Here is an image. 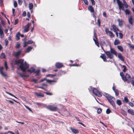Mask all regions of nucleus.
Wrapping results in <instances>:
<instances>
[{
    "instance_id": "obj_1",
    "label": "nucleus",
    "mask_w": 134,
    "mask_h": 134,
    "mask_svg": "<svg viewBox=\"0 0 134 134\" xmlns=\"http://www.w3.org/2000/svg\"><path fill=\"white\" fill-rule=\"evenodd\" d=\"M14 64L19 65V68L23 72H25L26 69L29 66L27 63L25 62H24V60L22 59L15 60Z\"/></svg>"
},
{
    "instance_id": "obj_2",
    "label": "nucleus",
    "mask_w": 134,
    "mask_h": 134,
    "mask_svg": "<svg viewBox=\"0 0 134 134\" xmlns=\"http://www.w3.org/2000/svg\"><path fill=\"white\" fill-rule=\"evenodd\" d=\"M112 27L113 29H110L111 30H113L114 32L115 33V34H122L121 33V31L118 29L117 26L113 24Z\"/></svg>"
},
{
    "instance_id": "obj_3",
    "label": "nucleus",
    "mask_w": 134,
    "mask_h": 134,
    "mask_svg": "<svg viewBox=\"0 0 134 134\" xmlns=\"http://www.w3.org/2000/svg\"><path fill=\"white\" fill-rule=\"evenodd\" d=\"M93 93L96 95L100 97L102 96V94L98 91L96 88H93L92 89Z\"/></svg>"
},
{
    "instance_id": "obj_4",
    "label": "nucleus",
    "mask_w": 134,
    "mask_h": 134,
    "mask_svg": "<svg viewBox=\"0 0 134 134\" xmlns=\"http://www.w3.org/2000/svg\"><path fill=\"white\" fill-rule=\"evenodd\" d=\"M117 3L119 6V9L120 10H124V4L120 0H116Z\"/></svg>"
},
{
    "instance_id": "obj_5",
    "label": "nucleus",
    "mask_w": 134,
    "mask_h": 134,
    "mask_svg": "<svg viewBox=\"0 0 134 134\" xmlns=\"http://www.w3.org/2000/svg\"><path fill=\"white\" fill-rule=\"evenodd\" d=\"M104 94L108 101H110V99H111V98H113V100L115 99V98L114 97L107 93H104Z\"/></svg>"
},
{
    "instance_id": "obj_6",
    "label": "nucleus",
    "mask_w": 134,
    "mask_h": 134,
    "mask_svg": "<svg viewBox=\"0 0 134 134\" xmlns=\"http://www.w3.org/2000/svg\"><path fill=\"white\" fill-rule=\"evenodd\" d=\"M104 52L108 58L111 59L113 58V54L110 51H104Z\"/></svg>"
},
{
    "instance_id": "obj_7",
    "label": "nucleus",
    "mask_w": 134,
    "mask_h": 134,
    "mask_svg": "<svg viewBox=\"0 0 134 134\" xmlns=\"http://www.w3.org/2000/svg\"><path fill=\"white\" fill-rule=\"evenodd\" d=\"M4 68L3 67H0V74L3 77H6L7 75L3 71Z\"/></svg>"
},
{
    "instance_id": "obj_8",
    "label": "nucleus",
    "mask_w": 134,
    "mask_h": 134,
    "mask_svg": "<svg viewBox=\"0 0 134 134\" xmlns=\"http://www.w3.org/2000/svg\"><path fill=\"white\" fill-rule=\"evenodd\" d=\"M33 41L31 40H29L27 42H26L25 41H24V42L23 47H25L27 44H31L33 43Z\"/></svg>"
},
{
    "instance_id": "obj_9",
    "label": "nucleus",
    "mask_w": 134,
    "mask_h": 134,
    "mask_svg": "<svg viewBox=\"0 0 134 134\" xmlns=\"http://www.w3.org/2000/svg\"><path fill=\"white\" fill-rule=\"evenodd\" d=\"M131 77L130 75L128 74H126L124 78H123V80L124 81H127L128 80H130Z\"/></svg>"
},
{
    "instance_id": "obj_10",
    "label": "nucleus",
    "mask_w": 134,
    "mask_h": 134,
    "mask_svg": "<svg viewBox=\"0 0 134 134\" xmlns=\"http://www.w3.org/2000/svg\"><path fill=\"white\" fill-rule=\"evenodd\" d=\"M44 80H46V82H48L49 83H51L52 82H56V81H55L54 80H48L47 79H46L45 78H44L43 79H42L41 80L40 82H42L43 81H44Z\"/></svg>"
},
{
    "instance_id": "obj_11",
    "label": "nucleus",
    "mask_w": 134,
    "mask_h": 134,
    "mask_svg": "<svg viewBox=\"0 0 134 134\" xmlns=\"http://www.w3.org/2000/svg\"><path fill=\"white\" fill-rule=\"evenodd\" d=\"M21 52V50L18 51L17 52H14L13 53L14 55L16 57H18L19 56Z\"/></svg>"
},
{
    "instance_id": "obj_12",
    "label": "nucleus",
    "mask_w": 134,
    "mask_h": 134,
    "mask_svg": "<svg viewBox=\"0 0 134 134\" xmlns=\"http://www.w3.org/2000/svg\"><path fill=\"white\" fill-rule=\"evenodd\" d=\"M55 66L57 68H61L63 67V65L62 63L58 62L56 63Z\"/></svg>"
},
{
    "instance_id": "obj_13",
    "label": "nucleus",
    "mask_w": 134,
    "mask_h": 134,
    "mask_svg": "<svg viewBox=\"0 0 134 134\" xmlns=\"http://www.w3.org/2000/svg\"><path fill=\"white\" fill-rule=\"evenodd\" d=\"M113 54L115 55L116 56H117V53L115 50L111 47H110V51H109Z\"/></svg>"
},
{
    "instance_id": "obj_14",
    "label": "nucleus",
    "mask_w": 134,
    "mask_h": 134,
    "mask_svg": "<svg viewBox=\"0 0 134 134\" xmlns=\"http://www.w3.org/2000/svg\"><path fill=\"white\" fill-rule=\"evenodd\" d=\"M47 108L49 110L52 111H55L56 110L57 108L52 106H49L47 107Z\"/></svg>"
},
{
    "instance_id": "obj_15",
    "label": "nucleus",
    "mask_w": 134,
    "mask_h": 134,
    "mask_svg": "<svg viewBox=\"0 0 134 134\" xmlns=\"http://www.w3.org/2000/svg\"><path fill=\"white\" fill-rule=\"evenodd\" d=\"M118 58L122 62H124V60L123 57L120 53H119L118 54Z\"/></svg>"
},
{
    "instance_id": "obj_16",
    "label": "nucleus",
    "mask_w": 134,
    "mask_h": 134,
    "mask_svg": "<svg viewBox=\"0 0 134 134\" xmlns=\"http://www.w3.org/2000/svg\"><path fill=\"white\" fill-rule=\"evenodd\" d=\"M88 10L90 11L91 13L94 12V9L93 7L91 5L89 6L88 7Z\"/></svg>"
},
{
    "instance_id": "obj_17",
    "label": "nucleus",
    "mask_w": 134,
    "mask_h": 134,
    "mask_svg": "<svg viewBox=\"0 0 134 134\" xmlns=\"http://www.w3.org/2000/svg\"><path fill=\"white\" fill-rule=\"evenodd\" d=\"M93 40L95 42L96 44L98 47H99V43L98 41L97 40V38L96 37V35L94 34V37L93 38Z\"/></svg>"
},
{
    "instance_id": "obj_18",
    "label": "nucleus",
    "mask_w": 134,
    "mask_h": 134,
    "mask_svg": "<svg viewBox=\"0 0 134 134\" xmlns=\"http://www.w3.org/2000/svg\"><path fill=\"white\" fill-rule=\"evenodd\" d=\"M128 21L129 23L132 25H133V19H132V15H131L130 16L129 18L128 19Z\"/></svg>"
},
{
    "instance_id": "obj_19",
    "label": "nucleus",
    "mask_w": 134,
    "mask_h": 134,
    "mask_svg": "<svg viewBox=\"0 0 134 134\" xmlns=\"http://www.w3.org/2000/svg\"><path fill=\"white\" fill-rule=\"evenodd\" d=\"M100 57L103 59L104 61L105 62H107V60L106 58V57L105 55L104 54H102V55L100 56Z\"/></svg>"
},
{
    "instance_id": "obj_20",
    "label": "nucleus",
    "mask_w": 134,
    "mask_h": 134,
    "mask_svg": "<svg viewBox=\"0 0 134 134\" xmlns=\"http://www.w3.org/2000/svg\"><path fill=\"white\" fill-rule=\"evenodd\" d=\"M118 25L119 26L121 27L123 25V21L122 20H120V19H118Z\"/></svg>"
},
{
    "instance_id": "obj_21",
    "label": "nucleus",
    "mask_w": 134,
    "mask_h": 134,
    "mask_svg": "<svg viewBox=\"0 0 134 134\" xmlns=\"http://www.w3.org/2000/svg\"><path fill=\"white\" fill-rule=\"evenodd\" d=\"M70 129L74 133H76L79 132V131L76 129H73L72 128H70Z\"/></svg>"
},
{
    "instance_id": "obj_22",
    "label": "nucleus",
    "mask_w": 134,
    "mask_h": 134,
    "mask_svg": "<svg viewBox=\"0 0 134 134\" xmlns=\"http://www.w3.org/2000/svg\"><path fill=\"white\" fill-rule=\"evenodd\" d=\"M36 95L38 97H43L44 96V95L42 93H35Z\"/></svg>"
},
{
    "instance_id": "obj_23",
    "label": "nucleus",
    "mask_w": 134,
    "mask_h": 134,
    "mask_svg": "<svg viewBox=\"0 0 134 134\" xmlns=\"http://www.w3.org/2000/svg\"><path fill=\"white\" fill-rule=\"evenodd\" d=\"M27 71L29 72L30 73H32V72H35V69L34 68H31L29 69H28L27 70Z\"/></svg>"
},
{
    "instance_id": "obj_24",
    "label": "nucleus",
    "mask_w": 134,
    "mask_h": 134,
    "mask_svg": "<svg viewBox=\"0 0 134 134\" xmlns=\"http://www.w3.org/2000/svg\"><path fill=\"white\" fill-rule=\"evenodd\" d=\"M105 32L106 34H113L111 31L109 30V29L108 28L106 27L105 29Z\"/></svg>"
},
{
    "instance_id": "obj_25",
    "label": "nucleus",
    "mask_w": 134,
    "mask_h": 134,
    "mask_svg": "<svg viewBox=\"0 0 134 134\" xmlns=\"http://www.w3.org/2000/svg\"><path fill=\"white\" fill-rule=\"evenodd\" d=\"M29 10H31L33 9V5L32 3H30L29 4Z\"/></svg>"
},
{
    "instance_id": "obj_26",
    "label": "nucleus",
    "mask_w": 134,
    "mask_h": 134,
    "mask_svg": "<svg viewBox=\"0 0 134 134\" xmlns=\"http://www.w3.org/2000/svg\"><path fill=\"white\" fill-rule=\"evenodd\" d=\"M125 12L126 15H129L131 13V11L127 9H126Z\"/></svg>"
},
{
    "instance_id": "obj_27",
    "label": "nucleus",
    "mask_w": 134,
    "mask_h": 134,
    "mask_svg": "<svg viewBox=\"0 0 134 134\" xmlns=\"http://www.w3.org/2000/svg\"><path fill=\"white\" fill-rule=\"evenodd\" d=\"M120 43V42L119 40L117 39L115 40L114 42V44L115 45H117Z\"/></svg>"
},
{
    "instance_id": "obj_28",
    "label": "nucleus",
    "mask_w": 134,
    "mask_h": 134,
    "mask_svg": "<svg viewBox=\"0 0 134 134\" xmlns=\"http://www.w3.org/2000/svg\"><path fill=\"white\" fill-rule=\"evenodd\" d=\"M32 49V47L30 46L27 48L26 52L27 53L29 52Z\"/></svg>"
},
{
    "instance_id": "obj_29",
    "label": "nucleus",
    "mask_w": 134,
    "mask_h": 134,
    "mask_svg": "<svg viewBox=\"0 0 134 134\" xmlns=\"http://www.w3.org/2000/svg\"><path fill=\"white\" fill-rule=\"evenodd\" d=\"M108 101L110 104L113 107H115V104L113 100H112V101H110V100Z\"/></svg>"
},
{
    "instance_id": "obj_30",
    "label": "nucleus",
    "mask_w": 134,
    "mask_h": 134,
    "mask_svg": "<svg viewBox=\"0 0 134 134\" xmlns=\"http://www.w3.org/2000/svg\"><path fill=\"white\" fill-rule=\"evenodd\" d=\"M128 112L133 115H134V111L133 110L131 109H129L128 110Z\"/></svg>"
},
{
    "instance_id": "obj_31",
    "label": "nucleus",
    "mask_w": 134,
    "mask_h": 134,
    "mask_svg": "<svg viewBox=\"0 0 134 134\" xmlns=\"http://www.w3.org/2000/svg\"><path fill=\"white\" fill-rule=\"evenodd\" d=\"M118 49L121 52L123 51V49L122 47L121 46H117Z\"/></svg>"
},
{
    "instance_id": "obj_32",
    "label": "nucleus",
    "mask_w": 134,
    "mask_h": 134,
    "mask_svg": "<svg viewBox=\"0 0 134 134\" xmlns=\"http://www.w3.org/2000/svg\"><path fill=\"white\" fill-rule=\"evenodd\" d=\"M8 133H10L12 134H14V133L10 131H8L7 132H0V134H7Z\"/></svg>"
},
{
    "instance_id": "obj_33",
    "label": "nucleus",
    "mask_w": 134,
    "mask_h": 134,
    "mask_svg": "<svg viewBox=\"0 0 134 134\" xmlns=\"http://www.w3.org/2000/svg\"><path fill=\"white\" fill-rule=\"evenodd\" d=\"M116 103L119 105H121V101L119 99L117 100Z\"/></svg>"
},
{
    "instance_id": "obj_34",
    "label": "nucleus",
    "mask_w": 134,
    "mask_h": 134,
    "mask_svg": "<svg viewBox=\"0 0 134 134\" xmlns=\"http://www.w3.org/2000/svg\"><path fill=\"white\" fill-rule=\"evenodd\" d=\"M21 34H16V39L17 40H18L20 39L19 36Z\"/></svg>"
},
{
    "instance_id": "obj_35",
    "label": "nucleus",
    "mask_w": 134,
    "mask_h": 134,
    "mask_svg": "<svg viewBox=\"0 0 134 134\" xmlns=\"http://www.w3.org/2000/svg\"><path fill=\"white\" fill-rule=\"evenodd\" d=\"M18 74L20 76L22 77H26V75L21 73H19Z\"/></svg>"
},
{
    "instance_id": "obj_36",
    "label": "nucleus",
    "mask_w": 134,
    "mask_h": 134,
    "mask_svg": "<svg viewBox=\"0 0 134 134\" xmlns=\"http://www.w3.org/2000/svg\"><path fill=\"white\" fill-rule=\"evenodd\" d=\"M0 34H3V31L2 30V28L0 24Z\"/></svg>"
},
{
    "instance_id": "obj_37",
    "label": "nucleus",
    "mask_w": 134,
    "mask_h": 134,
    "mask_svg": "<svg viewBox=\"0 0 134 134\" xmlns=\"http://www.w3.org/2000/svg\"><path fill=\"white\" fill-rule=\"evenodd\" d=\"M124 101L126 103H127L129 100L127 97H125L124 98Z\"/></svg>"
},
{
    "instance_id": "obj_38",
    "label": "nucleus",
    "mask_w": 134,
    "mask_h": 134,
    "mask_svg": "<svg viewBox=\"0 0 134 134\" xmlns=\"http://www.w3.org/2000/svg\"><path fill=\"white\" fill-rule=\"evenodd\" d=\"M83 2L86 5H88V2L87 0H83Z\"/></svg>"
},
{
    "instance_id": "obj_39",
    "label": "nucleus",
    "mask_w": 134,
    "mask_h": 134,
    "mask_svg": "<svg viewBox=\"0 0 134 134\" xmlns=\"http://www.w3.org/2000/svg\"><path fill=\"white\" fill-rule=\"evenodd\" d=\"M1 57L2 58H5V54L4 53H2L1 54Z\"/></svg>"
},
{
    "instance_id": "obj_40",
    "label": "nucleus",
    "mask_w": 134,
    "mask_h": 134,
    "mask_svg": "<svg viewBox=\"0 0 134 134\" xmlns=\"http://www.w3.org/2000/svg\"><path fill=\"white\" fill-rule=\"evenodd\" d=\"M29 28L28 27L26 26L25 27V28L24 29V31L25 32H26L28 31H29Z\"/></svg>"
},
{
    "instance_id": "obj_41",
    "label": "nucleus",
    "mask_w": 134,
    "mask_h": 134,
    "mask_svg": "<svg viewBox=\"0 0 134 134\" xmlns=\"http://www.w3.org/2000/svg\"><path fill=\"white\" fill-rule=\"evenodd\" d=\"M114 92L115 93V95L117 96H118L119 94V92L118 90H115Z\"/></svg>"
},
{
    "instance_id": "obj_42",
    "label": "nucleus",
    "mask_w": 134,
    "mask_h": 134,
    "mask_svg": "<svg viewBox=\"0 0 134 134\" xmlns=\"http://www.w3.org/2000/svg\"><path fill=\"white\" fill-rule=\"evenodd\" d=\"M5 92L6 93H7L8 94H9L10 95H11L12 96H13L16 98H17L14 95H13L12 94L10 93H9L8 92Z\"/></svg>"
},
{
    "instance_id": "obj_43",
    "label": "nucleus",
    "mask_w": 134,
    "mask_h": 134,
    "mask_svg": "<svg viewBox=\"0 0 134 134\" xmlns=\"http://www.w3.org/2000/svg\"><path fill=\"white\" fill-rule=\"evenodd\" d=\"M120 75L122 79L123 80V78H124L125 76L124 75L123 72H120Z\"/></svg>"
},
{
    "instance_id": "obj_44",
    "label": "nucleus",
    "mask_w": 134,
    "mask_h": 134,
    "mask_svg": "<svg viewBox=\"0 0 134 134\" xmlns=\"http://www.w3.org/2000/svg\"><path fill=\"white\" fill-rule=\"evenodd\" d=\"M97 23H98V25L99 26V27H100V26L101 23H100V19H98L97 20Z\"/></svg>"
},
{
    "instance_id": "obj_45",
    "label": "nucleus",
    "mask_w": 134,
    "mask_h": 134,
    "mask_svg": "<svg viewBox=\"0 0 134 134\" xmlns=\"http://www.w3.org/2000/svg\"><path fill=\"white\" fill-rule=\"evenodd\" d=\"M102 112V110L101 109H98L97 110V112L99 114H100Z\"/></svg>"
},
{
    "instance_id": "obj_46",
    "label": "nucleus",
    "mask_w": 134,
    "mask_h": 134,
    "mask_svg": "<svg viewBox=\"0 0 134 134\" xmlns=\"http://www.w3.org/2000/svg\"><path fill=\"white\" fill-rule=\"evenodd\" d=\"M122 67L124 68V69L123 70V71L124 72H125L127 70L126 69V66L124 65H123L122 66Z\"/></svg>"
},
{
    "instance_id": "obj_47",
    "label": "nucleus",
    "mask_w": 134,
    "mask_h": 134,
    "mask_svg": "<svg viewBox=\"0 0 134 134\" xmlns=\"http://www.w3.org/2000/svg\"><path fill=\"white\" fill-rule=\"evenodd\" d=\"M4 65L5 68L6 70H7L8 69V67L7 65V63L6 62H5L4 63Z\"/></svg>"
},
{
    "instance_id": "obj_48",
    "label": "nucleus",
    "mask_w": 134,
    "mask_h": 134,
    "mask_svg": "<svg viewBox=\"0 0 134 134\" xmlns=\"http://www.w3.org/2000/svg\"><path fill=\"white\" fill-rule=\"evenodd\" d=\"M18 3L20 5H21L22 3V1L21 0H18Z\"/></svg>"
},
{
    "instance_id": "obj_49",
    "label": "nucleus",
    "mask_w": 134,
    "mask_h": 134,
    "mask_svg": "<svg viewBox=\"0 0 134 134\" xmlns=\"http://www.w3.org/2000/svg\"><path fill=\"white\" fill-rule=\"evenodd\" d=\"M110 110L109 109H107L106 111V113L107 114H109L110 113Z\"/></svg>"
},
{
    "instance_id": "obj_50",
    "label": "nucleus",
    "mask_w": 134,
    "mask_h": 134,
    "mask_svg": "<svg viewBox=\"0 0 134 134\" xmlns=\"http://www.w3.org/2000/svg\"><path fill=\"white\" fill-rule=\"evenodd\" d=\"M129 105H130L132 107H133L134 106L132 102H130L129 103Z\"/></svg>"
},
{
    "instance_id": "obj_51",
    "label": "nucleus",
    "mask_w": 134,
    "mask_h": 134,
    "mask_svg": "<svg viewBox=\"0 0 134 134\" xmlns=\"http://www.w3.org/2000/svg\"><path fill=\"white\" fill-rule=\"evenodd\" d=\"M14 6L15 7H16L17 6V3L16 1L14 2Z\"/></svg>"
},
{
    "instance_id": "obj_52",
    "label": "nucleus",
    "mask_w": 134,
    "mask_h": 134,
    "mask_svg": "<svg viewBox=\"0 0 134 134\" xmlns=\"http://www.w3.org/2000/svg\"><path fill=\"white\" fill-rule=\"evenodd\" d=\"M18 22V19H16L15 20L14 22V24L16 25L17 24Z\"/></svg>"
},
{
    "instance_id": "obj_53",
    "label": "nucleus",
    "mask_w": 134,
    "mask_h": 134,
    "mask_svg": "<svg viewBox=\"0 0 134 134\" xmlns=\"http://www.w3.org/2000/svg\"><path fill=\"white\" fill-rule=\"evenodd\" d=\"M92 5H95V2L94 0H90Z\"/></svg>"
},
{
    "instance_id": "obj_54",
    "label": "nucleus",
    "mask_w": 134,
    "mask_h": 134,
    "mask_svg": "<svg viewBox=\"0 0 134 134\" xmlns=\"http://www.w3.org/2000/svg\"><path fill=\"white\" fill-rule=\"evenodd\" d=\"M27 16H28V17L29 18H30L31 15L30 13L29 12H28L27 13Z\"/></svg>"
},
{
    "instance_id": "obj_55",
    "label": "nucleus",
    "mask_w": 134,
    "mask_h": 134,
    "mask_svg": "<svg viewBox=\"0 0 134 134\" xmlns=\"http://www.w3.org/2000/svg\"><path fill=\"white\" fill-rule=\"evenodd\" d=\"M55 76V75H52V74H50L47 75L46 76L47 77H52L53 76Z\"/></svg>"
},
{
    "instance_id": "obj_56",
    "label": "nucleus",
    "mask_w": 134,
    "mask_h": 134,
    "mask_svg": "<svg viewBox=\"0 0 134 134\" xmlns=\"http://www.w3.org/2000/svg\"><path fill=\"white\" fill-rule=\"evenodd\" d=\"M5 45L6 46H7L8 43V40H5Z\"/></svg>"
},
{
    "instance_id": "obj_57",
    "label": "nucleus",
    "mask_w": 134,
    "mask_h": 134,
    "mask_svg": "<svg viewBox=\"0 0 134 134\" xmlns=\"http://www.w3.org/2000/svg\"><path fill=\"white\" fill-rule=\"evenodd\" d=\"M22 15L23 16H25L26 15V12L24 11L23 12Z\"/></svg>"
},
{
    "instance_id": "obj_58",
    "label": "nucleus",
    "mask_w": 134,
    "mask_h": 134,
    "mask_svg": "<svg viewBox=\"0 0 134 134\" xmlns=\"http://www.w3.org/2000/svg\"><path fill=\"white\" fill-rule=\"evenodd\" d=\"M103 15L105 17H107V16L106 15V13H105V12H103Z\"/></svg>"
},
{
    "instance_id": "obj_59",
    "label": "nucleus",
    "mask_w": 134,
    "mask_h": 134,
    "mask_svg": "<svg viewBox=\"0 0 134 134\" xmlns=\"http://www.w3.org/2000/svg\"><path fill=\"white\" fill-rule=\"evenodd\" d=\"M124 5L125 6V7L126 8H127L128 7V5L127 3L126 2H125V3L124 4Z\"/></svg>"
},
{
    "instance_id": "obj_60",
    "label": "nucleus",
    "mask_w": 134,
    "mask_h": 134,
    "mask_svg": "<svg viewBox=\"0 0 134 134\" xmlns=\"http://www.w3.org/2000/svg\"><path fill=\"white\" fill-rule=\"evenodd\" d=\"M12 12L13 13V15L14 16H15V14H14V12H15V10L14 8L12 9Z\"/></svg>"
},
{
    "instance_id": "obj_61",
    "label": "nucleus",
    "mask_w": 134,
    "mask_h": 134,
    "mask_svg": "<svg viewBox=\"0 0 134 134\" xmlns=\"http://www.w3.org/2000/svg\"><path fill=\"white\" fill-rule=\"evenodd\" d=\"M20 46V44L19 43L17 44L16 46V48H19Z\"/></svg>"
},
{
    "instance_id": "obj_62",
    "label": "nucleus",
    "mask_w": 134,
    "mask_h": 134,
    "mask_svg": "<svg viewBox=\"0 0 134 134\" xmlns=\"http://www.w3.org/2000/svg\"><path fill=\"white\" fill-rule=\"evenodd\" d=\"M8 102L10 103L11 104H14V102L13 101L10 100H7Z\"/></svg>"
},
{
    "instance_id": "obj_63",
    "label": "nucleus",
    "mask_w": 134,
    "mask_h": 134,
    "mask_svg": "<svg viewBox=\"0 0 134 134\" xmlns=\"http://www.w3.org/2000/svg\"><path fill=\"white\" fill-rule=\"evenodd\" d=\"M40 72V70H37L36 71H35V72L37 74H38Z\"/></svg>"
},
{
    "instance_id": "obj_64",
    "label": "nucleus",
    "mask_w": 134,
    "mask_h": 134,
    "mask_svg": "<svg viewBox=\"0 0 134 134\" xmlns=\"http://www.w3.org/2000/svg\"><path fill=\"white\" fill-rule=\"evenodd\" d=\"M131 83L133 86H134V80H132L131 81Z\"/></svg>"
}]
</instances>
